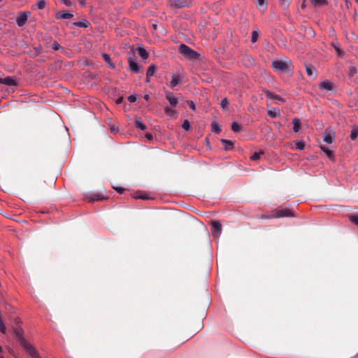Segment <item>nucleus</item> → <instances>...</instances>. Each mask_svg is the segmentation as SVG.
Wrapping results in <instances>:
<instances>
[{"mask_svg": "<svg viewBox=\"0 0 358 358\" xmlns=\"http://www.w3.org/2000/svg\"><path fill=\"white\" fill-rule=\"evenodd\" d=\"M0 83H3L8 86H13L16 85L15 80L11 77L0 78Z\"/></svg>", "mask_w": 358, "mask_h": 358, "instance_id": "obj_14", "label": "nucleus"}, {"mask_svg": "<svg viewBox=\"0 0 358 358\" xmlns=\"http://www.w3.org/2000/svg\"><path fill=\"white\" fill-rule=\"evenodd\" d=\"M157 71V67L155 64H151L148 66L146 72L147 82L150 81V78L153 76Z\"/></svg>", "mask_w": 358, "mask_h": 358, "instance_id": "obj_11", "label": "nucleus"}, {"mask_svg": "<svg viewBox=\"0 0 358 358\" xmlns=\"http://www.w3.org/2000/svg\"><path fill=\"white\" fill-rule=\"evenodd\" d=\"M259 37V33L257 31H253L252 33L251 41L252 43H255Z\"/></svg>", "mask_w": 358, "mask_h": 358, "instance_id": "obj_34", "label": "nucleus"}, {"mask_svg": "<svg viewBox=\"0 0 358 358\" xmlns=\"http://www.w3.org/2000/svg\"><path fill=\"white\" fill-rule=\"evenodd\" d=\"M231 130L234 132H238L241 129V125L237 123L236 122H234L231 126Z\"/></svg>", "mask_w": 358, "mask_h": 358, "instance_id": "obj_26", "label": "nucleus"}, {"mask_svg": "<svg viewBox=\"0 0 358 358\" xmlns=\"http://www.w3.org/2000/svg\"><path fill=\"white\" fill-rule=\"evenodd\" d=\"M15 334L17 336L20 340V344L22 343V341H26L23 336L24 332L21 328H16L14 329Z\"/></svg>", "mask_w": 358, "mask_h": 358, "instance_id": "obj_17", "label": "nucleus"}, {"mask_svg": "<svg viewBox=\"0 0 358 358\" xmlns=\"http://www.w3.org/2000/svg\"><path fill=\"white\" fill-rule=\"evenodd\" d=\"M115 189L119 193H122L124 192V188L122 187H115Z\"/></svg>", "mask_w": 358, "mask_h": 358, "instance_id": "obj_49", "label": "nucleus"}, {"mask_svg": "<svg viewBox=\"0 0 358 358\" xmlns=\"http://www.w3.org/2000/svg\"><path fill=\"white\" fill-rule=\"evenodd\" d=\"M128 100H129V102H131V103H134V102H135V101H136V95L132 94V95L129 96H128Z\"/></svg>", "mask_w": 358, "mask_h": 358, "instance_id": "obj_42", "label": "nucleus"}, {"mask_svg": "<svg viewBox=\"0 0 358 358\" xmlns=\"http://www.w3.org/2000/svg\"><path fill=\"white\" fill-rule=\"evenodd\" d=\"M78 2L82 6H85L86 5L85 0H78Z\"/></svg>", "mask_w": 358, "mask_h": 358, "instance_id": "obj_50", "label": "nucleus"}, {"mask_svg": "<svg viewBox=\"0 0 358 358\" xmlns=\"http://www.w3.org/2000/svg\"><path fill=\"white\" fill-rule=\"evenodd\" d=\"M182 127L186 131H188L190 129V124L188 120H185L182 122Z\"/></svg>", "mask_w": 358, "mask_h": 358, "instance_id": "obj_39", "label": "nucleus"}, {"mask_svg": "<svg viewBox=\"0 0 358 358\" xmlns=\"http://www.w3.org/2000/svg\"><path fill=\"white\" fill-rule=\"evenodd\" d=\"M27 19H28L27 13H20L16 18V22H17V25L20 27L23 26L27 21Z\"/></svg>", "mask_w": 358, "mask_h": 358, "instance_id": "obj_9", "label": "nucleus"}, {"mask_svg": "<svg viewBox=\"0 0 358 358\" xmlns=\"http://www.w3.org/2000/svg\"><path fill=\"white\" fill-rule=\"evenodd\" d=\"M257 5L259 9L265 10L267 6V0H257Z\"/></svg>", "mask_w": 358, "mask_h": 358, "instance_id": "obj_24", "label": "nucleus"}, {"mask_svg": "<svg viewBox=\"0 0 358 358\" xmlns=\"http://www.w3.org/2000/svg\"><path fill=\"white\" fill-rule=\"evenodd\" d=\"M137 52L138 55L143 59H145L148 57V53L143 48L138 47L137 48Z\"/></svg>", "mask_w": 358, "mask_h": 358, "instance_id": "obj_18", "label": "nucleus"}, {"mask_svg": "<svg viewBox=\"0 0 358 358\" xmlns=\"http://www.w3.org/2000/svg\"><path fill=\"white\" fill-rule=\"evenodd\" d=\"M271 65L275 71L287 73H291L293 69L291 60L287 58L273 60L272 61Z\"/></svg>", "mask_w": 358, "mask_h": 358, "instance_id": "obj_1", "label": "nucleus"}, {"mask_svg": "<svg viewBox=\"0 0 358 358\" xmlns=\"http://www.w3.org/2000/svg\"><path fill=\"white\" fill-rule=\"evenodd\" d=\"M211 232L213 236L219 237L222 233V225L218 221L211 222Z\"/></svg>", "mask_w": 358, "mask_h": 358, "instance_id": "obj_4", "label": "nucleus"}, {"mask_svg": "<svg viewBox=\"0 0 358 358\" xmlns=\"http://www.w3.org/2000/svg\"><path fill=\"white\" fill-rule=\"evenodd\" d=\"M129 68L132 72H134V73L138 72L139 66L136 62L132 60L131 59H129Z\"/></svg>", "mask_w": 358, "mask_h": 358, "instance_id": "obj_15", "label": "nucleus"}, {"mask_svg": "<svg viewBox=\"0 0 358 358\" xmlns=\"http://www.w3.org/2000/svg\"><path fill=\"white\" fill-rule=\"evenodd\" d=\"M320 148L327 155L328 157H329V158L333 157V152L331 150L324 148L322 145H320Z\"/></svg>", "mask_w": 358, "mask_h": 358, "instance_id": "obj_28", "label": "nucleus"}, {"mask_svg": "<svg viewBox=\"0 0 358 358\" xmlns=\"http://www.w3.org/2000/svg\"><path fill=\"white\" fill-rule=\"evenodd\" d=\"M2 352V348L0 346V352Z\"/></svg>", "mask_w": 358, "mask_h": 358, "instance_id": "obj_53", "label": "nucleus"}, {"mask_svg": "<svg viewBox=\"0 0 358 358\" xmlns=\"http://www.w3.org/2000/svg\"><path fill=\"white\" fill-rule=\"evenodd\" d=\"M306 73L309 76H311L313 75V71H314V68L313 66L310 65V66H306Z\"/></svg>", "mask_w": 358, "mask_h": 358, "instance_id": "obj_36", "label": "nucleus"}, {"mask_svg": "<svg viewBox=\"0 0 358 358\" xmlns=\"http://www.w3.org/2000/svg\"><path fill=\"white\" fill-rule=\"evenodd\" d=\"M7 350H8V352L10 355H12L15 358L17 357V355L15 354V352H14V350L11 348L7 347Z\"/></svg>", "mask_w": 358, "mask_h": 358, "instance_id": "obj_43", "label": "nucleus"}, {"mask_svg": "<svg viewBox=\"0 0 358 358\" xmlns=\"http://www.w3.org/2000/svg\"><path fill=\"white\" fill-rule=\"evenodd\" d=\"M173 108V107L169 106L164 107V113L168 117L172 119H176L178 117V112Z\"/></svg>", "mask_w": 358, "mask_h": 358, "instance_id": "obj_8", "label": "nucleus"}, {"mask_svg": "<svg viewBox=\"0 0 358 358\" xmlns=\"http://www.w3.org/2000/svg\"><path fill=\"white\" fill-rule=\"evenodd\" d=\"M180 82V76L178 75H176V74H173L171 76V82L169 83V86L171 87V88H174L176 85H178L179 84V83Z\"/></svg>", "mask_w": 358, "mask_h": 358, "instance_id": "obj_12", "label": "nucleus"}, {"mask_svg": "<svg viewBox=\"0 0 358 358\" xmlns=\"http://www.w3.org/2000/svg\"><path fill=\"white\" fill-rule=\"evenodd\" d=\"M269 96L270 97L273 98V99H278V100H280V101H284V100L282 99H281L280 96H277V95H273L271 94H269Z\"/></svg>", "mask_w": 358, "mask_h": 358, "instance_id": "obj_45", "label": "nucleus"}, {"mask_svg": "<svg viewBox=\"0 0 358 358\" xmlns=\"http://www.w3.org/2000/svg\"><path fill=\"white\" fill-rule=\"evenodd\" d=\"M314 6H323L327 4L326 0H310Z\"/></svg>", "mask_w": 358, "mask_h": 358, "instance_id": "obj_23", "label": "nucleus"}, {"mask_svg": "<svg viewBox=\"0 0 358 358\" xmlns=\"http://www.w3.org/2000/svg\"><path fill=\"white\" fill-rule=\"evenodd\" d=\"M279 3L282 7L287 8L289 4V0H279Z\"/></svg>", "mask_w": 358, "mask_h": 358, "instance_id": "obj_40", "label": "nucleus"}, {"mask_svg": "<svg viewBox=\"0 0 358 358\" xmlns=\"http://www.w3.org/2000/svg\"><path fill=\"white\" fill-rule=\"evenodd\" d=\"M2 358H3V357H2Z\"/></svg>", "mask_w": 358, "mask_h": 358, "instance_id": "obj_55", "label": "nucleus"}, {"mask_svg": "<svg viewBox=\"0 0 358 358\" xmlns=\"http://www.w3.org/2000/svg\"><path fill=\"white\" fill-rule=\"evenodd\" d=\"M165 96L166 99L169 101L171 107H176L178 103V98L175 96V95L172 92L166 90Z\"/></svg>", "mask_w": 358, "mask_h": 358, "instance_id": "obj_7", "label": "nucleus"}, {"mask_svg": "<svg viewBox=\"0 0 358 358\" xmlns=\"http://www.w3.org/2000/svg\"><path fill=\"white\" fill-rule=\"evenodd\" d=\"M293 213L292 212L287 209V208H285V209H282V210H278L277 213H275L274 214L273 216H266V217H264L265 218H271V217H291V216H293Z\"/></svg>", "mask_w": 358, "mask_h": 358, "instance_id": "obj_6", "label": "nucleus"}, {"mask_svg": "<svg viewBox=\"0 0 358 358\" xmlns=\"http://www.w3.org/2000/svg\"><path fill=\"white\" fill-rule=\"evenodd\" d=\"M105 198L103 196H101L98 194H93L91 197L92 201H101L103 200Z\"/></svg>", "mask_w": 358, "mask_h": 358, "instance_id": "obj_38", "label": "nucleus"}, {"mask_svg": "<svg viewBox=\"0 0 358 358\" xmlns=\"http://www.w3.org/2000/svg\"><path fill=\"white\" fill-rule=\"evenodd\" d=\"M73 24L77 26V27H79L87 28L90 25V23L86 20H80L79 22H74Z\"/></svg>", "mask_w": 358, "mask_h": 358, "instance_id": "obj_21", "label": "nucleus"}, {"mask_svg": "<svg viewBox=\"0 0 358 358\" xmlns=\"http://www.w3.org/2000/svg\"><path fill=\"white\" fill-rule=\"evenodd\" d=\"M20 345L32 358H40V356L34 346L28 341H22Z\"/></svg>", "mask_w": 358, "mask_h": 358, "instance_id": "obj_3", "label": "nucleus"}, {"mask_svg": "<svg viewBox=\"0 0 358 358\" xmlns=\"http://www.w3.org/2000/svg\"><path fill=\"white\" fill-rule=\"evenodd\" d=\"M73 16V13L66 10L57 12L55 15V17L57 19H71Z\"/></svg>", "mask_w": 358, "mask_h": 358, "instance_id": "obj_10", "label": "nucleus"}, {"mask_svg": "<svg viewBox=\"0 0 358 358\" xmlns=\"http://www.w3.org/2000/svg\"><path fill=\"white\" fill-rule=\"evenodd\" d=\"M351 222L358 227V213L353 214L349 217Z\"/></svg>", "mask_w": 358, "mask_h": 358, "instance_id": "obj_27", "label": "nucleus"}, {"mask_svg": "<svg viewBox=\"0 0 358 358\" xmlns=\"http://www.w3.org/2000/svg\"><path fill=\"white\" fill-rule=\"evenodd\" d=\"M52 48L54 50H58L60 48V45L57 43H54L52 44Z\"/></svg>", "mask_w": 358, "mask_h": 358, "instance_id": "obj_47", "label": "nucleus"}, {"mask_svg": "<svg viewBox=\"0 0 358 358\" xmlns=\"http://www.w3.org/2000/svg\"><path fill=\"white\" fill-rule=\"evenodd\" d=\"M332 47L334 48V49L335 50V51L336 52V53L338 56L342 55L343 52H342L338 43H332Z\"/></svg>", "mask_w": 358, "mask_h": 358, "instance_id": "obj_29", "label": "nucleus"}, {"mask_svg": "<svg viewBox=\"0 0 358 358\" xmlns=\"http://www.w3.org/2000/svg\"><path fill=\"white\" fill-rule=\"evenodd\" d=\"M189 105L190 108H191L192 110H194V109H195L196 106H195V104H194V103L193 101H189Z\"/></svg>", "mask_w": 358, "mask_h": 358, "instance_id": "obj_48", "label": "nucleus"}, {"mask_svg": "<svg viewBox=\"0 0 358 358\" xmlns=\"http://www.w3.org/2000/svg\"><path fill=\"white\" fill-rule=\"evenodd\" d=\"M358 136V128L354 127L350 133V138L352 140H355Z\"/></svg>", "mask_w": 358, "mask_h": 358, "instance_id": "obj_31", "label": "nucleus"}, {"mask_svg": "<svg viewBox=\"0 0 358 358\" xmlns=\"http://www.w3.org/2000/svg\"><path fill=\"white\" fill-rule=\"evenodd\" d=\"M145 137L146 138V139L148 141H151L153 138V136L151 134H150V133H147L145 134Z\"/></svg>", "mask_w": 358, "mask_h": 358, "instance_id": "obj_46", "label": "nucleus"}, {"mask_svg": "<svg viewBox=\"0 0 358 358\" xmlns=\"http://www.w3.org/2000/svg\"><path fill=\"white\" fill-rule=\"evenodd\" d=\"M144 99H145V100H148V99H149V95H148V94L145 95V96H144Z\"/></svg>", "mask_w": 358, "mask_h": 358, "instance_id": "obj_51", "label": "nucleus"}, {"mask_svg": "<svg viewBox=\"0 0 358 358\" xmlns=\"http://www.w3.org/2000/svg\"><path fill=\"white\" fill-rule=\"evenodd\" d=\"M222 143L224 145L225 150H231L234 148V143L231 141L222 139Z\"/></svg>", "mask_w": 358, "mask_h": 358, "instance_id": "obj_22", "label": "nucleus"}, {"mask_svg": "<svg viewBox=\"0 0 358 358\" xmlns=\"http://www.w3.org/2000/svg\"><path fill=\"white\" fill-rule=\"evenodd\" d=\"M296 149L302 150L305 148V143L302 141H298L295 142Z\"/></svg>", "mask_w": 358, "mask_h": 358, "instance_id": "obj_32", "label": "nucleus"}, {"mask_svg": "<svg viewBox=\"0 0 358 358\" xmlns=\"http://www.w3.org/2000/svg\"><path fill=\"white\" fill-rule=\"evenodd\" d=\"M61 1L67 6H72V2L71 0H61Z\"/></svg>", "mask_w": 358, "mask_h": 358, "instance_id": "obj_44", "label": "nucleus"}, {"mask_svg": "<svg viewBox=\"0 0 358 358\" xmlns=\"http://www.w3.org/2000/svg\"><path fill=\"white\" fill-rule=\"evenodd\" d=\"M262 155L261 152H255L251 157H250V159L251 160H257L260 158V155Z\"/></svg>", "mask_w": 358, "mask_h": 358, "instance_id": "obj_41", "label": "nucleus"}, {"mask_svg": "<svg viewBox=\"0 0 358 358\" xmlns=\"http://www.w3.org/2000/svg\"><path fill=\"white\" fill-rule=\"evenodd\" d=\"M355 2L357 3V4L358 5V0H355Z\"/></svg>", "mask_w": 358, "mask_h": 358, "instance_id": "obj_54", "label": "nucleus"}, {"mask_svg": "<svg viewBox=\"0 0 358 358\" xmlns=\"http://www.w3.org/2000/svg\"><path fill=\"white\" fill-rule=\"evenodd\" d=\"M229 105V101L227 98H224L221 101V107L222 109H226Z\"/></svg>", "mask_w": 358, "mask_h": 358, "instance_id": "obj_33", "label": "nucleus"}, {"mask_svg": "<svg viewBox=\"0 0 358 358\" xmlns=\"http://www.w3.org/2000/svg\"><path fill=\"white\" fill-rule=\"evenodd\" d=\"M172 5L178 8H182L186 6V4L180 0H176Z\"/></svg>", "mask_w": 358, "mask_h": 358, "instance_id": "obj_35", "label": "nucleus"}, {"mask_svg": "<svg viewBox=\"0 0 358 358\" xmlns=\"http://www.w3.org/2000/svg\"><path fill=\"white\" fill-rule=\"evenodd\" d=\"M292 124H293L294 131L298 132L300 130L301 125L300 120L297 117L294 118L292 120Z\"/></svg>", "mask_w": 358, "mask_h": 358, "instance_id": "obj_16", "label": "nucleus"}, {"mask_svg": "<svg viewBox=\"0 0 358 358\" xmlns=\"http://www.w3.org/2000/svg\"><path fill=\"white\" fill-rule=\"evenodd\" d=\"M319 87L320 89L331 91L332 90V83L329 80H325L319 84Z\"/></svg>", "mask_w": 358, "mask_h": 358, "instance_id": "obj_13", "label": "nucleus"}, {"mask_svg": "<svg viewBox=\"0 0 358 358\" xmlns=\"http://www.w3.org/2000/svg\"><path fill=\"white\" fill-rule=\"evenodd\" d=\"M178 52L181 55L189 59L196 58L198 56V54L196 51L193 50L192 48H190L185 44L180 45L178 48Z\"/></svg>", "mask_w": 358, "mask_h": 358, "instance_id": "obj_2", "label": "nucleus"}, {"mask_svg": "<svg viewBox=\"0 0 358 358\" xmlns=\"http://www.w3.org/2000/svg\"><path fill=\"white\" fill-rule=\"evenodd\" d=\"M121 101H122V99H119L117 100V103H120V102H121Z\"/></svg>", "mask_w": 358, "mask_h": 358, "instance_id": "obj_52", "label": "nucleus"}, {"mask_svg": "<svg viewBox=\"0 0 358 358\" xmlns=\"http://www.w3.org/2000/svg\"><path fill=\"white\" fill-rule=\"evenodd\" d=\"M211 129L213 132L219 133L220 131L219 124L217 122H213L211 124Z\"/></svg>", "mask_w": 358, "mask_h": 358, "instance_id": "obj_30", "label": "nucleus"}, {"mask_svg": "<svg viewBox=\"0 0 358 358\" xmlns=\"http://www.w3.org/2000/svg\"><path fill=\"white\" fill-rule=\"evenodd\" d=\"M36 6L37 8L40 10L44 8L45 6V0H38Z\"/></svg>", "mask_w": 358, "mask_h": 358, "instance_id": "obj_37", "label": "nucleus"}, {"mask_svg": "<svg viewBox=\"0 0 358 358\" xmlns=\"http://www.w3.org/2000/svg\"><path fill=\"white\" fill-rule=\"evenodd\" d=\"M102 57H103L104 61L107 63V64L111 69H114L115 68V64L111 62V59H110V57L109 56V55H108L106 53H103L102 54Z\"/></svg>", "mask_w": 358, "mask_h": 358, "instance_id": "obj_19", "label": "nucleus"}, {"mask_svg": "<svg viewBox=\"0 0 358 358\" xmlns=\"http://www.w3.org/2000/svg\"><path fill=\"white\" fill-rule=\"evenodd\" d=\"M267 114L271 117L274 118V117H278L280 115V112L279 109L273 108L272 110H268L267 111Z\"/></svg>", "mask_w": 358, "mask_h": 358, "instance_id": "obj_20", "label": "nucleus"}, {"mask_svg": "<svg viewBox=\"0 0 358 358\" xmlns=\"http://www.w3.org/2000/svg\"><path fill=\"white\" fill-rule=\"evenodd\" d=\"M135 125L137 128L140 129L141 130H145L146 129V126L142 122V121L140 119H136Z\"/></svg>", "mask_w": 358, "mask_h": 358, "instance_id": "obj_25", "label": "nucleus"}, {"mask_svg": "<svg viewBox=\"0 0 358 358\" xmlns=\"http://www.w3.org/2000/svg\"><path fill=\"white\" fill-rule=\"evenodd\" d=\"M334 132L330 129H327L323 134V141L327 144H331L334 142Z\"/></svg>", "mask_w": 358, "mask_h": 358, "instance_id": "obj_5", "label": "nucleus"}]
</instances>
